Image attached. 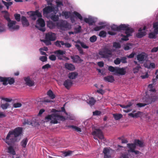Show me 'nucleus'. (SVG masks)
Segmentation results:
<instances>
[{
	"label": "nucleus",
	"instance_id": "f257e3e1",
	"mask_svg": "<svg viewBox=\"0 0 158 158\" xmlns=\"http://www.w3.org/2000/svg\"><path fill=\"white\" fill-rule=\"evenodd\" d=\"M22 133V128L18 127L12 131H10L6 137V142L9 145L18 141L17 137L21 135Z\"/></svg>",
	"mask_w": 158,
	"mask_h": 158
},
{
	"label": "nucleus",
	"instance_id": "f03ea898",
	"mask_svg": "<svg viewBox=\"0 0 158 158\" xmlns=\"http://www.w3.org/2000/svg\"><path fill=\"white\" fill-rule=\"evenodd\" d=\"M98 54L101 58L107 59L112 55V51L109 48L105 47L99 50Z\"/></svg>",
	"mask_w": 158,
	"mask_h": 158
},
{
	"label": "nucleus",
	"instance_id": "7ed1b4c3",
	"mask_svg": "<svg viewBox=\"0 0 158 158\" xmlns=\"http://www.w3.org/2000/svg\"><path fill=\"white\" fill-rule=\"evenodd\" d=\"M127 67L120 68L118 67H113L110 66L108 67V70L112 72H115L117 74L121 75H125L126 73V69Z\"/></svg>",
	"mask_w": 158,
	"mask_h": 158
},
{
	"label": "nucleus",
	"instance_id": "20e7f679",
	"mask_svg": "<svg viewBox=\"0 0 158 158\" xmlns=\"http://www.w3.org/2000/svg\"><path fill=\"white\" fill-rule=\"evenodd\" d=\"M0 82H2V84L4 85L13 84L15 82V79L13 77H0Z\"/></svg>",
	"mask_w": 158,
	"mask_h": 158
},
{
	"label": "nucleus",
	"instance_id": "39448f33",
	"mask_svg": "<svg viewBox=\"0 0 158 158\" xmlns=\"http://www.w3.org/2000/svg\"><path fill=\"white\" fill-rule=\"evenodd\" d=\"M56 26L59 29L65 31L69 28V24L67 22L62 20L56 23Z\"/></svg>",
	"mask_w": 158,
	"mask_h": 158
},
{
	"label": "nucleus",
	"instance_id": "423d86ee",
	"mask_svg": "<svg viewBox=\"0 0 158 158\" xmlns=\"http://www.w3.org/2000/svg\"><path fill=\"white\" fill-rule=\"evenodd\" d=\"M92 135H94V138L95 139L99 141L97 138V137L100 139H104V137L102 130L99 129H97L92 133Z\"/></svg>",
	"mask_w": 158,
	"mask_h": 158
},
{
	"label": "nucleus",
	"instance_id": "0eeeda50",
	"mask_svg": "<svg viewBox=\"0 0 158 158\" xmlns=\"http://www.w3.org/2000/svg\"><path fill=\"white\" fill-rule=\"evenodd\" d=\"M37 24L40 26L39 27L37 25H35V27L40 30L44 32L45 31V29L44 27L45 26V23L44 20L41 18H40L37 20Z\"/></svg>",
	"mask_w": 158,
	"mask_h": 158
},
{
	"label": "nucleus",
	"instance_id": "6e6552de",
	"mask_svg": "<svg viewBox=\"0 0 158 158\" xmlns=\"http://www.w3.org/2000/svg\"><path fill=\"white\" fill-rule=\"evenodd\" d=\"M16 22L15 21L10 20L8 22V26L10 30H17L19 29V26L18 25H15Z\"/></svg>",
	"mask_w": 158,
	"mask_h": 158
},
{
	"label": "nucleus",
	"instance_id": "1a4fd4ad",
	"mask_svg": "<svg viewBox=\"0 0 158 158\" xmlns=\"http://www.w3.org/2000/svg\"><path fill=\"white\" fill-rule=\"evenodd\" d=\"M129 25H126L125 24H121L118 26L119 31L121 30L125 31V33H127L128 32H133L134 29L132 28L128 27Z\"/></svg>",
	"mask_w": 158,
	"mask_h": 158
},
{
	"label": "nucleus",
	"instance_id": "9d476101",
	"mask_svg": "<svg viewBox=\"0 0 158 158\" xmlns=\"http://www.w3.org/2000/svg\"><path fill=\"white\" fill-rule=\"evenodd\" d=\"M30 12L31 13L30 16L31 17L32 19L33 20L36 19V16L39 18H41L42 16L41 13L38 10H36L35 11H31Z\"/></svg>",
	"mask_w": 158,
	"mask_h": 158
},
{
	"label": "nucleus",
	"instance_id": "9b49d317",
	"mask_svg": "<svg viewBox=\"0 0 158 158\" xmlns=\"http://www.w3.org/2000/svg\"><path fill=\"white\" fill-rule=\"evenodd\" d=\"M158 99L157 97L155 96L152 95L150 96H148L145 100V102L147 103L146 104H151L152 102H155Z\"/></svg>",
	"mask_w": 158,
	"mask_h": 158
},
{
	"label": "nucleus",
	"instance_id": "f8f14e48",
	"mask_svg": "<svg viewBox=\"0 0 158 158\" xmlns=\"http://www.w3.org/2000/svg\"><path fill=\"white\" fill-rule=\"evenodd\" d=\"M147 57L148 55L146 53L142 52L137 55V59L139 61L142 62L145 60Z\"/></svg>",
	"mask_w": 158,
	"mask_h": 158
},
{
	"label": "nucleus",
	"instance_id": "ddd939ff",
	"mask_svg": "<svg viewBox=\"0 0 158 158\" xmlns=\"http://www.w3.org/2000/svg\"><path fill=\"white\" fill-rule=\"evenodd\" d=\"M45 39L52 41H54L56 39V34L52 32L48 33L46 34Z\"/></svg>",
	"mask_w": 158,
	"mask_h": 158
},
{
	"label": "nucleus",
	"instance_id": "4468645a",
	"mask_svg": "<svg viewBox=\"0 0 158 158\" xmlns=\"http://www.w3.org/2000/svg\"><path fill=\"white\" fill-rule=\"evenodd\" d=\"M54 53L56 55L58 59L59 60H63L61 55H63L65 53V51L59 50L55 51Z\"/></svg>",
	"mask_w": 158,
	"mask_h": 158
},
{
	"label": "nucleus",
	"instance_id": "2eb2a0df",
	"mask_svg": "<svg viewBox=\"0 0 158 158\" xmlns=\"http://www.w3.org/2000/svg\"><path fill=\"white\" fill-rule=\"evenodd\" d=\"M70 57L73 63H79L83 61V60L81 59L79 56L77 55L71 56Z\"/></svg>",
	"mask_w": 158,
	"mask_h": 158
},
{
	"label": "nucleus",
	"instance_id": "dca6fc26",
	"mask_svg": "<svg viewBox=\"0 0 158 158\" xmlns=\"http://www.w3.org/2000/svg\"><path fill=\"white\" fill-rule=\"evenodd\" d=\"M24 80L26 82V84L29 86H32L35 85V82L34 81L30 79L29 77H25L24 78Z\"/></svg>",
	"mask_w": 158,
	"mask_h": 158
},
{
	"label": "nucleus",
	"instance_id": "f3484780",
	"mask_svg": "<svg viewBox=\"0 0 158 158\" xmlns=\"http://www.w3.org/2000/svg\"><path fill=\"white\" fill-rule=\"evenodd\" d=\"M54 8L52 6H47L43 9L44 15H47L53 11Z\"/></svg>",
	"mask_w": 158,
	"mask_h": 158
},
{
	"label": "nucleus",
	"instance_id": "a211bd4d",
	"mask_svg": "<svg viewBox=\"0 0 158 158\" xmlns=\"http://www.w3.org/2000/svg\"><path fill=\"white\" fill-rule=\"evenodd\" d=\"M73 81L70 79H67L64 81L63 85L67 89H69L73 85Z\"/></svg>",
	"mask_w": 158,
	"mask_h": 158
},
{
	"label": "nucleus",
	"instance_id": "6ab92c4d",
	"mask_svg": "<svg viewBox=\"0 0 158 158\" xmlns=\"http://www.w3.org/2000/svg\"><path fill=\"white\" fill-rule=\"evenodd\" d=\"M64 66L65 68L66 69L70 71H73L75 69L74 65L71 63H65L64 64Z\"/></svg>",
	"mask_w": 158,
	"mask_h": 158
},
{
	"label": "nucleus",
	"instance_id": "aec40b11",
	"mask_svg": "<svg viewBox=\"0 0 158 158\" xmlns=\"http://www.w3.org/2000/svg\"><path fill=\"white\" fill-rule=\"evenodd\" d=\"M104 154V158H110L111 155L110 153V150L107 148H105L103 151Z\"/></svg>",
	"mask_w": 158,
	"mask_h": 158
},
{
	"label": "nucleus",
	"instance_id": "412c9836",
	"mask_svg": "<svg viewBox=\"0 0 158 158\" xmlns=\"http://www.w3.org/2000/svg\"><path fill=\"white\" fill-rule=\"evenodd\" d=\"M21 20L23 27H28L29 26V23L25 16H22L21 18Z\"/></svg>",
	"mask_w": 158,
	"mask_h": 158
},
{
	"label": "nucleus",
	"instance_id": "4be33fe9",
	"mask_svg": "<svg viewBox=\"0 0 158 158\" xmlns=\"http://www.w3.org/2000/svg\"><path fill=\"white\" fill-rule=\"evenodd\" d=\"M133 32L130 31L128 32L127 33H125L126 35L122 34L121 36L123 37L121 38V40L125 41L128 40V37L132 35V34Z\"/></svg>",
	"mask_w": 158,
	"mask_h": 158
},
{
	"label": "nucleus",
	"instance_id": "5701e85b",
	"mask_svg": "<svg viewBox=\"0 0 158 158\" xmlns=\"http://www.w3.org/2000/svg\"><path fill=\"white\" fill-rule=\"evenodd\" d=\"M84 20L86 23H88L89 25H92L95 23L94 19L92 18H85Z\"/></svg>",
	"mask_w": 158,
	"mask_h": 158
},
{
	"label": "nucleus",
	"instance_id": "b1692460",
	"mask_svg": "<svg viewBox=\"0 0 158 158\" xmlns=\"http://www.w3.org/2000/svg\"><path fill=\"white\" fill-rule=\"evenodd\" d=\"M104 80L106 81L110 82H113L114 81V79L112 76H108L105 77L104 78Z\"/></svg>",
	"mask_w": 158,
	"mask_h": 158
},
{
	"label": "nucleus",
	"instance_id": "393cba45",
	"mask_svg": "<svg viewBox=\"0 0 158 158\" xmlns=\"http://www.w3.org/2000/svg\"><path fill=\"white\" fill-rule=\"evenodd\" d=\"M2 13H5V14L4 15V18L8 22L11 20L9 17L10 14L6 10H3L2 11Z\"/></svg>",
	"mask_w": 158,
	"mask_h": 158
},
{
	"label": "nucleus",
	"instance_id": "a878e982",
	"mask_svg": "<svg viewBox=\"0 0 158 158\" xmlns=\"http://www.w3.org/2000/svg\"><path fill=\"white\" fill-rule=\"evenodd\" d=\"M127 147L130 149L128 150V152H131V150H134L136 148V146L134 143L127 144Z\"/></svg>",
	"mask_w": 158,
	"mask_h": 158
},
{
	"label": "nucleus",
	"instance_id": "bb28decb",
	"mask_svg": "<svg viewBox=\"0 0 158 158\" xmlns=\"http://www.w3.org/2000/svg\"><path fill=\"white\" fill-rule=\"evenodd\" d=\"M47 26L50 29H53L55 27V23L52 21H49L47 22Z\"/></svg>",
	"mask_w": 158,
	"mask_h": 158
},
{
	"label": "nucleus",
	"instance_id": "cd10ccee",
	"mask_svg": "<svg viewBox=\"0 0 158 158\" xmlns=\"http://www.w3.org/2000/svg\"><path fill=\"white\" fill-rule=\"evenodd\" d=\"M78 73L77 72H73L70 73L69 74L68 77L70 79H74L77 76Z\"/></svg>",
	"mask_w": 158,
	"mask_h": 158
},
{
	"label": "nucleus",
	"instance_id": "c85d7f7f",
	"mask_svg": "<svg viewBox=\"0 0 158 158\" xmlns=\"http://www.w3.org/2000/svg\"><path fill=\"white\" fill-rule=\"evenodd\" d=\"M8 152L13 155H15L16 154L15 152L13 147L12 146H9L8 148Z\"/></svg>",
	"mask_w": 158,
	"mask_h": 158
},
{
	"label": "nucleus",
	"instance_id": "c756f323",
	"mask_svg": "<svg viewBox=\"0 0 158 158\" xmlns=\"http://www.w3.org/2000/svg\"><path fill=\"white\" fill-rule=\"evenodd\" d=\"M134 143L136 146H139L140 147H143V142L139 139H135Z\"/></svg>",
	"mask_w": 158,
	"mask_h": 158
},
{
	"label": "nucleus",
	"instance_id": "7c9ffc66",
	"mask_svg": "<svg viewBox=\"0 0 158 158\" xmlns=\"http://www.w3.org/2000/svg\"><path fill=\"white\" fill-rule=\"evenodd\" d=\"M28 141V139L27 138L24 139L21 142L22 146L24 148H26Z\"/></svg>",
	"mask_w": 158,
	"mask_h": 158
},
{
	"label": "nucleus",
	"instance_id": "2f4dec72",
	"mask_svg": "<svg viewBox=\"0 0 158 158\" xmlns=\"http://www.w3.org/2000/svg\"><path fill=\"white\" fill-rule=\"evenodd\" d=\"M146 34V32L145 31H139V32L136 34V36L138 38H140L145 35Z\"/></svg>",
	"mask_w": 158,
	"mask_h": 158
},
{
	"label": "nucleus",
	"instance_id": "473e14b6",
	"mask_svg": "<svg viewBox=\"0 0 158 158\" xmlns=\"http://www.w3.org/2000/svg\"><path fill=\"white\" fill-rule=\"evenodd\" d=\"M68 127L69 128H72L75 131L77 132H81V129L76 126L74 125H68Z\"/></svg>",
	"mask_w": 158,
	"mask_h": 158
},
{
	"label": "nucleus",
	"instance_id": "72a5a7b5",
	"mask_svg": "<svg viewBox=\"0 0 158 158\" xmlns=\"http://www.w3.org/2000/svg\"><path fill=\"white\" fill-rule=\"evenodd\" d=\"M2 2L4 4V5L6 6L7 9H8L9 7L10 6H11L13 4L12 2H7L4 1L3 0H2Z\"/></svg>",
	"mask_w": 158,
	"mask_h": 158
},
{
	"label": "nucleus",
	"instance_id": "f704fd0d",
	"mask_svg": "<svg viewBox=\"0 0 158 158\" xmlns=\"http://www.w3.org/2000/svg\"><path fill=\"white\" fill-rule=\"evenodd\" d=\"M54 115L55 117H57L58 120L64 121L66 120L65 117L63 116L60 115L58 114L55 113Z\"/></svg>",
	"mask_w": 158,
	"mask_h": 158
},
{
	"label": "nucleus",
	"instance_id": "c9c22d12",
	"mask_svg": "<svg viewBox=\"0 0 158 158\" xmlns=\"http://www.w3.org/2000/svg\"><path fill=\"white\" fill-rule=\"evenodd\" d=\"M47 94L51 99H53L55 98V95L53 94L52 91L50 89L48 91Z\"/></svg>",
	"mask_w": 158,
	"mask_h": 158
},
{
	"label": "nucleus",
	"instance_id": "e433bc0d",
	"mask_svg": "<svg viewBox=\"0 0 158 158\" xmlns=\"http://www.w3.org/2000/svg\"><path fill=\"white\" fill-rule=\"evenodd\" d=\"M55 113L52 114L50 115H48L47 116H46L45 118L44 119L46 122H48L49 121H51L52 120V117H55L54 115Z\"/></svg>",
	"mask_w": 158,
	"mask_h": 158
},
{
	"label": "nucleus",
	"instance_id": "4c0bfd02",
	"mask_svg": "<svg viewBox=\"0 0 158 158\" xmlns=\"http://www.w3.org/2000/svg\"><path fill=\"white\" fill-rule=\"evenodd\" d=\"M153 27L154 33L156 34H158V22L154 23Z\"/></svg>",
	"mask_w": 158,
	"mask_h": 158
},
{
	"label": "nucleus",
	"instance_id": "58836bf2",
	"mask_svg": "<svg viewBox=\"0 0 158 158\" xmlns=\"http://www.w3.org/2000/svg\"><path fill=\"white\" fill-rule=\"evenodd\" d=\"M96 101L93 98H90L87 101V102L91 106H93L94 105Z\"/></svg>",
	"mask_w": 158,
	"mask_h": 158
},
{
	"label": "nucleus",
	"instance_id": "ea45409f",
	"mask_svg": "<svg viewBox=\"0 0 158 158\" xmlns=\"http://www.w3.org/2000/svg\"><path fill=\"white\" fill-rule=\"evenodd\" d=\"M113 115L116 120H119L123 117V115L121 114H114Z\"/></svg>",
	"mask_w": 158,
	"mask_h": 158
},
{
	"label": "nucleus",
	"instance_id": "a19ab883",
	"mask_svg": "<svg viewBox=\"0 0 158 158\" xmlns=\"http://www.w3.org/2000/svg\"><path fill=\"white\" fill-rule=\"evenodd\" d=\"M62 14L66 19H67L71 16V13L70 11H63Z\"/></svg>",
	"mask_w": 158,
	"mask_h": 158
},
{
	"label": "nucleus",
	"instance_id": "79ce46f5",
	"mask_svg": "<svg viewBox=\"0 0 158 158\" xmlns=\"http://www.w3.org/2000/svg\"><path fill=\"white\" fill-rule=\"evenodd\" d=\"M75 46L78 51H79L80 54H84L83 50L79 45L78 44H76Z\"/></svg>",
	"mask_w": 158,
	"mask_h": 158
},
{
	"label": "nucleus",
	"instance_id": "37998d69",
	"mask_svg": "<svg viewBox=\"0 0 158 158\" xmlns=\"http://www.w3.org/2000/svg\"><path fill=\"white\" fill-rule=\"evenodd\" d=\"M73 13L80 20H83V17L80 13L76 11H74Z\"/></svg>",
	"mask_w": 158,
	"mask_h": 158
},
{
	"label": "nucleus",
	"instance_id": "c03bdc74",
	"mask_svg": "<svg viewBox=\"0 0 158 158\" xmlns=\"http://www.w3.org/2000/svg\"><path fill=\"white\" fill-rule=\"evenodd\" d=\"M77 43L80 44L81 47L85 49H88L89 47L87 46L84 42H81L80 41H77Z\"/></svg>",
	"mask_w": 158,
	"mask_h": 158
},
{
	"label": "nucleus",
	"instance_id": "a18cd8bd",
	"mask_svg": "<svg viewBox=\"0 0 158 158\" xmlns=\"http://www.w3.org/2000/svg\"><path fill=\"white\" fill-rule=\"evenodd\" d=\"M81 27L80 25H79L78 27H75L74 28V33L75 34L79 33L81 32Z\"/></svg>",
	"mask_w": 158,
	"mask_h": 158
},
{
	"label": "nucleus",
	"instance_id": "49530a36",
	"mask_svg": "<svg viewBox=\"0 0 158 158\" xmlns=\"http://www.w3.org/2000/svg\"><path fill=\"white\" fill-rule=\"evenodd\" d=\"M98 35L101 37H105L106 35V32L104 31H102L99 32Z\"/></svg>",
	"mask_w": 158,
	"mask_h": 158
},
{
	"label": "nucleus",
	"instance_id": "de8ad7c7",
	"mask_svg": "<svg viewBox=\"0 0 158 158\" xmlns=\"http://www.w3.org/2000/svg\"><path fill=\"white\" fill-rule=\"evenodd\" d=\"M105 27V25H102L100 26H96L94 28V30L95 31H99L101 29L104 28Z\"/></svg>",
	"mask_w": 158,
	"mask_h": 158
},
{
	"label": "nucleus",
	"instance_id": "09e8293b",
	"mask_svg": "<svg viewBox=\"0 0 158 158\" xmlns=\"http://www.w3.org/2000/svg\"><path fill=\"white\" fill-rule=\"evenodd\" d=\"M113 47L115 48H120L121 47V46L119 43L114 42L113 43Z\"/></svg>",
	"mask_w": 158,
	"mask_h": 158
},
{
	"label": "nucleus",
	"instance_id": "8fccbe9b",
	"mask_svg": "<svg viewBox=\"0 0 158 158\" xmlns=\"http://www.w3.org/2000/svg\"><path fill=\"white\" fill-rule=\"evenodd\" d=\"M111 29L112 30L119 31L118 26L114 25L111 26Z\"/></svg>",
	"mask_w": 158,
	"mask_h": 158
},
{
	"label": "nucleus",
	"instance_id": "3c124183",
	"mask_svg": "<svg viewBox=\"0 0 158 158\" xmlns=\"http://www.w3.org/2000/svg\"><path fill=\"white\" fill-rule=\"evenodd\" d=\"M97 40V37L95 35H94L90 38L89 40L92 43L95 42Z\"/></svg>",
	"mask_w": 158,
	"mask_h": 158
},
{
	"label": "nucleus",
	"instance_id": "603ef678",
	"mask_svg": "<svg viewBox=\"0 0 158 158\" xmlns=\"http://www.w3.org/2000/svg\"><path fill=\"white\" fill-rule=\"evenodd\" d=\"M57 117H52V119H53V120H51L50 121V123H53V124H56L58 123V122L57 121Z\"/></svg>",
	"mask_w": 158,
	"mask_h": 158
},
{
	"label": "nucleus",
	"instance_id": "864d4df0",
	"mask_svg": "<svg viewBox=\"0 0 158 158\" xmlns=\"http://www.w3.org/2000/svg\"><path fill=\"white\" fill-rule=\"evenodd\" d=\"M73 153V152L71 151H68L67 152H64V156L65 157L69 156H70Z\"/></svg>",
	"mask_w": 158,
	"mask_h": 158
},
{
	"label": "nucleus",
	"instance_id": "5fc2aeb1",
	"mask_svg": "<svg viewBox=\"0 0 158 158\" xmlns=\"http://www.w3.org/2000/svg\"><path fill=\"white\" fill-rule=\"evenodd\" d=\"M9 106V104L8 103H6L2 104L1 106L3 109L5 110Z\"/></svg>",
	"mask_w": 158,
	"mask_h": 158
},
{
	"label": "nucleus",
	"instance_id": "6e6d98bb",
	"mask_svg": "<svg viewBox=\"0 0 158 158\" xmlns=\"http://www.w3.org/2000/svg\"><path fill=\"white\" fill-rule=\"evenodd\" d=\"M51 19L52 20L54 21H58L59 19V17L58 16L54 15L52 16Z\"/></svg>",
	"mask_w": 158,
	"mask_h": 158
},
{
	"label": "nucleus",
	"instance_id": "4d7b16f0",
	"mask_svg": "<svg viewBox=\"0 0 158 158\" xmlns=\"http://www.w3.org/2000/svg\"><path fill=\"white\" fill-rule=\"evenodd\" d=\"M130 46H132V44H131L129 43L127 44V45L124 46V49L125 50H128L131 48L130 47Z\"/></svg>",
	"mask_w": 158,
	"mask_h": 158
},
{
	"label": "nucleus",
	"instance_id": "13d9d810",
	"mask_svg": "<svg viewBox=\"0 0 158 158\" xmlns=\"http://www.w3.org/2000/svg\"><path fill=\"white\" fill-rule=\"evenodd\" d=\"M141 67L140 66L139 64V66H137L136 67L133 68V72L134 73H136L138 72L140 68Z\"/></svg>",
	"mask_w": 158,
	"mask_h": 158
},
{
	"label": "nucleus",
	"instance_id": "bf43d9fd",
	"mask_svg": "<svg viewBox=\"0 0 158 158\" xmlns=\"http://www.w3.org/2000/svg\"><path fill=\"white\" fill-rule=\"evenodd\" d=\"M14 17L15 19L18 22H19L20 21V15L19 14H15L14 15Z\"/></svg>",
	"mask_w": 158,
	"mask_h": 158
},
{
	"label": "nucleus",
	"instance_id": "052dcab7",
	"mask_svg": "<svg viewBox=\"0 0 158 158\" xmlns=\"http://www.w3.org/2000/svg\"><path fill=\"white\" fill-rule=\"evenodd\" d=\"M127 58L125 56L121 57V59H120L121 62L124 64L127 63Z\"/></svg>",
	"mask_w": 158,
	"mask_h": 158
},
{
	"label": "nucleus",
	"instance_id": "680f3d73",
	"mask_svg": "<svg viewBox=\"0 0 158 158\" xmlns=\"http://www.w3.org/2000/svg\"><path fill=\"white\" fill-rule=\"evenodd\" d=\"M49 58L52 61H55L56 59V56L54 55H51L49 56Z\"/></svg>",
	"mask_w": 158,
	"mask_h": 158
},
{
	"label": "nucleus",
	"instance_id": "e2e57ef3",
	"mask_svg": "<svg viewBox=\"0 0 158 158\" xmlns=\"http://www.w3.org/2000/svg\"><path fill=\"white\" fill-rule=\"evenodd\" d=\"M148 88L150 89L149 91L150 92H155L156 90L155 89L153 88V85L152 84L148 85Z\"/></svg>",
	"mask_w": 158,
	"mask_h": 158
},
{
	"label": "nucleus",
	"instance_id": "0e129e2a",
	"mask_svg": "<svg viewBox=\"0 0 158 158\" xmlns=\"http://www.w3.org/2000/svg\"><path fill=\"white\" fill-rule=\"evenodd\" d=\"M51 68V66L49 64H47L44 65L42 67L43 69H48Z\"/></svg>",
	"mask_w": 158,
	"mask_h": 158
},
{
	"label": "nucleus",
	"instance_id": "69168bd1",
	"mask_svg": "<svg viewBox=\"0 0 158 158\" xmlns=\"http://www.w3.org/2000/svg\"><path fill=\"white\" fill-rule=\"evenodd\" d=\"M40 60L44 62L47 61V58L46 56H41L40 57Z\"/></svg>",
	"mask_w": 158,
	"mask_h": 158
},
{
	"label": "nucleus",
	"instance_id": "338daca9",
	"mask_svg": "<svg viewBox=\"0 0 158 158\" xmlns=\"http://www.w3.org/2000/svg\"><path fill=\"white\" fill-rule=\"evenodd\" d=\"M148 37L150 38L155 39L156 38V35L155 33H151L149 34Z\"/></svg>",
	"mask_w": 158,
	"mask_h": 158
},
{
	"label": "nucleus",
	"instance_id": "774afa93",
	"mask_svg": "<svg viewBox=\"0 0 158 158\" xmlns=\"http://www.w3.org/2000/svg\"><path fill=\"white\" fill-rule=\"evenodd\" d=\"M114 63L116 64H119L121 63L120 59L119 58H117L114 61Z\"/></svg>",
	"mask_w": 158,
	"mask_h": 158
}]
</instances>
